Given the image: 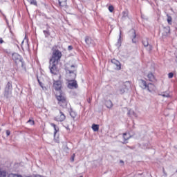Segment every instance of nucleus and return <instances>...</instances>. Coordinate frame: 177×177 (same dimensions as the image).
I'll list each match as a JSON object with an SVG mask.
<instances>
[{
  "mask_svg": "<svg viewBox=\"0 0 177 177\" xmlns=\"http://www.w3.org/2000/svg\"><path fill=\"white\" fill-rule=\"evenodd\" d=\"M65 71L66 74L71 77V80H75L77 77V66L73 64H66Z\"/></svg>",
  "mask_w": 177,
  "mask_h": 177,
  "instance_id": "obj_1",
  "label": "nucleus"
},
{
  "mask_svg": "<svg viewBox=\"0 0 177 177\" xmlns=\"http://www.w3.org/2000/svg\"><path fill=\"white\" fill-rule=\"evenodd\" d=\"M52 50L53 54L51 58L50 59V61L53 62L54 63H59L62 56V51L57 49V46H54L52 48Z\"/></svg>",
  "mask_w": 177,
  "mask_h": 177,
  "instance_id": "obj_2",
  "label": "nucleus"
},
{
  "mask_svg": "<svg viewBox=\"0 0 177 177\" xmlns=\"http://www.w3.org/2000/svg\"><path fill=\"white\" fill-rule=\"evenodd\" d=\"M56 99L58 100L59 106H61V107L63 108L67 107V98L63 92L57 93Z\"/></svg>",
  "mask_w": 177,
  "mask_h": 177,
  "instance_id": "obj_3",
  "label": "nucleus"
},
{
  "mask_svg": "<svg viewBox=\"0 0 177 177\" xmlns=\"http://www.w3.org/2000/svg\"><path fill=\"white\" fill-rule=\"evenodd\" d=\"M12 91H13V86H12V81H10L4 88V97L9 99L12 96Z\"/></svg>",
  "mask_w": 177,
  "mask_h": 177,
  "instance_id": "obj_4",
  "label": "nucleus"
},
{
  "mask_svg": "<svg viewBox=\"0 0 177 177\" xmlns=\"http://www.w3.org/2000/svg\"><path fill=\"white\" fill-rule=\"evenodd\" d=\"M12 60L15 62L16 64H21L22 68L26 70V64H24V62H23V58L21 56L17 53L12 54Z\"/></svg>",
  "mask_w": 177,
  "mask_h": 177,
  "instance_id": "obj_5",
  "label": "nucleus"
},
{
  "mask_svg": "<svg viewBox=\"0 0 177 177\" xmlns=\"http://www.w3.org/2000/svg\"><path fill=\"white\" fill-rule=\"evenodd\" d=\"M131 88V82L129 81H127L122 84L119 87V93L120 95H123V93L128 91Z\"/></svg>",
  "mask_w": 177,
  "mask_h": 177,
  "instance_id": "obj_6",
  "label": "nucleus"
},
{
  "mask_svg": "<svg viewBox=\"0 0 177 177\" xmlns=\"http://www.w3.org/2000/svg\"><path fill=\"white\" fill-rule=\"evenodd\" d=\"M57 64H59V62H54L53 61H50V73H51V74H54V75H56L57 74Z\"/></svg>",
  "mask_w": 177,
  "mask_h": 177,
  "instance_id": "obj_7",
  "label": "nucleus"
},
{
  "mask_svg": "<svg viewBox=\"0 0 177 177\" xmlns=\"http://www.w3.org/2000/svg\"><path fill=\"white\" fill-rule=\"evenodd\" d=\"M53 88L57 93H60L62 91V81L57 80L53 82Z\"/></svg>",
  "mask_w": 177,
  "mask_h": 177,
  "instance_id": "obj_8",
  "label": "nucleus"
},
{
  "mask_svg": "<svg viewBox=\"0 0 177 177\" xmlns=\"http://www.w3.org/2000/svg\"><path fill=\"white\" fill-rule=\"evenodd\" d=\"M68 88L70 89H77V88H78V84L75 79H71L68 84Z\"/></svg>",
  "mask_w": 177,
  "mask_h": 177,
  "instance_id": "obj_9",
  "label": "nucleus"
},
{
  "mask_svg": "<svg viewBox=\"0 0 177 177\" xmlns=\"http://www.w3.org/2000/svg\"><path fill=\"white\" fill-rule=\"evenodd\" d=\"M85 42L87 46H95V45H96V44L95 43V41L89 36H86L85 37Z\"/></svg>",
  "mask_w": 177,
  "mask_h": 177,
  "instance_id": "obj_10",
  "label": "nucleus"
},
{
  "mask_svg": "<svg viewBox=\"0 0 177 177\" xmlns=\"http://www.w3.org/2000/svg\"><path fill=\"white\" fill-rule=\"evenodd\" d=\"M66 120V115L62 111H59V115H57L55 118V121H58L59 122H62V121H64Z\"/></svg>",
  "mask_w": 177,
  "mask_h": 177,
  "instance_id": "obj_11",
  "label": "nucleus"
},
{
  "mask_svg": "<svg viewBox=\"0 0 177 177\" xmlns=\"http://www.w3.org/2000/svg\"><path fill=\"white\" fill-rule=\"evenodd\" d=\"M0 177H18L17 174H10L8 175V173L5 170H1L0 169Z\"/></svg>",
  "mask_w": 177,
  "mask_h": 177,
  "instance_id": "obj_12",
  "label": "nucleus"
},
{
  "mask_svg": "<svg viewBox=\"0 0 177 177\" xmlns=\"http://www.w3.org/2000/svg\"><path fill=\"white\" fill-rule=\"evenodd\" d=\"M130 37L133 44H136V31L134 29L130 30Z\"/></svg>",
  "mask_w": 177,
  "mask_h": 177,
  "instance_id": "obj_13",
  "label": "nucleus"
},
{
  "mask_svg": "<svg viewBox=\"0 0 177 177\" xmlns=\"http://www.w3.org/2000/svg\"><path fill=\"white\" fill-rule=\"evenodd\" d=\"M111 63L113 64H115V66H116L117 70H120L121 68V63H120L118 60L115 59H111Z\"/></svg>",
  "mask_w": 177,
  "mask_h": 177,
  "instance_id": "obj_14",
  "label": "nucleus"
},
{
  "mask_svg": "<svg viewBox=\"0 0 177 177\" xmlns=\"http://www.w3.org/2000/svg\"><path fill=\"white\" fill-rule=\"evenodd\" d=\"M170 31H171V28H169V26L164 27L162 35H164L165 37H167L169 34Z\"/></svg>",
  "mask_w": 177,
  "mask_h": 177,
  "instance_id": "obj_15",
  "label": "nucleus"
},
{
  "mask_svg": "<svg viewBox=\"0 0 177 177\" xmlns=\"http://www.w3.org/2000/svg\"><path fill=\"white\" fill-rule=\"evenodd\" d=\"M140 86L142 88V89H147V83L146 82L145 80H140Z\"/></svg>",
  "mask_w": 177,
  "mask_h": 177,
  "instance_id": "obj_16",
  "label": "nucleus"
},
{
  "mask_svg": "<svg viewBox=\"0 0 177 177\" xmlns=\"http://www.w3.org/2000/svg\"><path fill=\"white\" fill-rule=\"evenodd\" d=\"M147 89L149 92H153V91H154V89H156V86H154V84H153V83H149L147 86Z\"/></svg>",
  "mask_w": 177,
  "mask_h": 177,
  "instance_id": "obj_17",
  "label": "nucleus"
},
{
  "mask_svg": "<svg viewBox=\"0 0 177 177\" xmlns=\"http://www.w3.org/2000/svg\"><path fill=\"white\" fill-rule=\"evenodd\" d=\"M147 78L149 81H151V82H153V81L156 80V77H154V75H153L151 73H148Z\"/></svg>",
  "mask_w": 177,
  "mask_h": 177,
  "instance_id": "obj_18",
  "label": "nucleus"
},
{
  "mask_svg": "<svg viewBox=\"0 0 177 177\" xmlns=\"http://www.w3.org/2000/svg\"><path fill=\"white\" fill-rule=\"evenodd\" d=\"M105 106L107 107V109H111V107H113V102L111 100H106L105 102Z\"/></svg>",
  "mask_w": 177,
  "mask_h": 177,
  "instance_id": "obj_19",
  "label": "nucleus"
},
{
  "mask_svg": "<svg viewBox=\"0 0 177 177\" xmlns=\"http://www.w3.org/2000/svg\"><path fill=\"white\" fill-rule=\"evenodd\" d=\"M51 127H53V128L55 129L54 136H56V133H57V132H59V128L57 127H56V124L55 123H51Z\"/></svg>",
  "mask_w": 177,
  "mask_h": 177,
  "instance_id": "obj_20",
  "label": "nucleus"
},
{
  "mask_svg": "<svg viewBox=\"0 0 177 177\" xmlns=\"http://www.w3.org/2000/svg\"><path fill=\"white\" fill-rule=\"evenodd\" d=\"M70 115L71 117H72V118H75V117H77V113H75V111H73V109H70Z\"/></svg>",
  "mask_w": 177,
  "mask_h": 177,
  "instance_id": "obj_21",
  "label": "nucleus"
},
{
  "mask_svg": "<svg viewBox=\"0 0 177 177\" xmlns=\"http://www.w3.org/2000/svg\"><path fill=\"white\" fill-rule=\"evenodd\" d=\"M30 3V5H34V6H38V2L37 0H27Z\"/></svg>",
  "mask_w": 177,
  "mask_h": 177,
  "instance_id": "obj_22",
  "label": "nucleus"
},
{
  "mask_svg": "<svg viewBox=\"0 0 177 177\" xmlns=\"http://www.w3.org/2000/svg\"><path fill=\"white\" fill-rule=\"evenodd\" d=\"M122 20H126V19L128 17V12H127V11H123L122 12Z\"/></svg>",
  "mask_w": 177,
  "mask_h": 177,
  "instance_id": "obj_23",
  "label": "nucleus"
},
{
  "mask_svg": "<svg viewBox=\"0 0 177 177\" xmlns=\"http://www.w3.org/2000/svg\"><path fill=\"white\" fill-rule=\"evenodd\" d=\"M127 114L129 117H136V113L132 110H129Z\"/></svg>",
  "mask_w": 177,
  "mask_h": 177,
  "instance_id": "obj_24",
  "label": "nucleus"
},
{
  "mask_svg": "<svg viewBox=\"0 0 177 177\" xmlns=\"http://www.w3.org/2000/svg\"><path fill=\"white\" fill-rule=\"evenodd\" d=\"M92 129L94 132H97L99 131V124H93Z\"/></svg>",
  "mask_w": 177,
  "mask_h": 177,
  "instance_id": "obj_25",
  "label": "nucleus"
},
{
  "mask_svg": "<svg viewBox=\"0 0 177 177\" xmlns=\"http://www.w3.org/2000/svg\"><path fill=\"white\" fill-rule=\"evenodd\" d=\"M130 138H131V135H129V133H123V138L124 139V140H128L130 139Z\"/></svg>",
  "mask_w": 177,
  "mask_h": 177,
  "instance_id": "obj_26",
  "label": "nucleus"
},
{
  "mask_svg": "<svg viewBox=\"0 0 177 177\" xmlns=\"http://www.w3.org/2000/svg\"><path fill=\"white\" fill-rule=\"evenodd\" d=\"M142 44L144 45L145 47L149 46V39H144L142 40Z\"/></svg>",
  "mask_w": 177,
  "mask_h": 177,
  "instance_id": "obj_27",
  "label": "nucleus"
},
{
  "mask_svg": "<svg viewBox=\"0 0 177 177\" xmlns=\"http://www.w3.org/2000/svg\"><path fill=\"white\" fill-rule=\"evenodd\" d=\"M46 38H48L49 36H50V32H49V30H46L43 31Z\"/></svg>",
  "mask_w": 177,
  "mask_h": 177,
  "instance_id": "obj_28",
  "label": "nucleus"
},
{
  "mask_svg": "<svg viewBox=\"0 0 177 177\" xmlns=\"http://www.w3.org/2000/svg\"><path fill=\"white\" fill-rule=\"evenodd\" d=\"M160 96H162V97H169V93L167 91L162 93L161 94H159Z\"/></svg>",
  "mask_w": 177,
  "mask_h": 177,
  "instance_id": "obj_29",
  "label": "nucleus"
},
{
  "mask_svg": "<svg viewBox=\"0 0 177 177\" xmlns=\"http://www.w3.org/2000/svg\"><path fill=\"white\" fill-rule=\"evenodd\" d=\"M167 23L168 24L171 25L172 24V17H171L169 15H167Z\"/></svg>",
  "mask_w": 177,
  "mask_h": 177,
  "instance_id": "obj_30",
  "label": "nucleus"
},
{
  "mask_svg": "<svg viewBox=\"0 0 177 177\" xmlns=\"http://www.w3.org/2000/svg\"><path fill=\"white\" fill-rule=\"evenodd\" d=\"M117 46H121V30L120 31V35H119V39L118 41L116 44Z\"/></svg>",
  "mask_w": 177,
  "mask_h": 177,
  "instance_id": "obj_31",
  "label": "nucleus"
},
{
  "mask_svg": "<svg viewBox=\"0 0 177 177\" xmlns=\"http://www.w3.org/2000/svg\"><path fill=\"white\" fill-rule=\"evenodd\" d=\"M37 80L38 83L39 84L40 86L42 88L44 84L42 83V82H41V79H39V77H38V76H37Z\"/></svg>",
  "mask_w": 177,
  "mask_h": 177,
  "instance_id": "obj_32",
  "label": "nucleus"
},
{
  "mask_svg": "<svg viewBox=\"0 0 177 177\" xmlns=\"http://www.w3.org/2000/svg\"><path fill=\"white\" fill-rule=\"evenodd\" d=\"M147 50H149V52H151V50H153V46L150 44L148 45V46H147Z\"/></svg>",
  "mask_w": 177,
  "mask_h": 177,
  "instance_id": "obj_33",
  "label": "nucleus"
},
{
  "mask_svg": "<svg viewBox=\"0 0 177 177\" xmlns=\"http://www.w3.org/2000/svg\"><path fill=\"white\" fill-rule=\"evenodd\" d=\"M109 12H113L114 11V7L113 6H109Z\"/></svg>",
  "mask_w": 177,
  "mask_h": 177,
  "instance_id": "obj_34",
  "label": "nucleus"
},
{
  "mask_svg": "<svg viewBox=\"0 0 177 177\" xmlns=\"http://www.w3.org/2000/svg\"><path fill=\"white\" fill-rule=\"evenodd\" d=\"M28 124H30V125H34V124H35V122H34V120H29L28 122H27Z\"/></svg>",
  "mask_w": 177,
  "mask_h": 177,
  "instance_id": "obj_35",
  "label": "nucleus"
},
{
  "mask_svg": "<svg viewBox=\"0 0 177 177\" xmlns=\"http://www.w3.org/2000/svg\"><path fill=\"white\" fill-rule=\"evenodd\" d=\"M168 77H169V78H173L174 77V73H169L168 74Z\"/></svg>",
  "mask_w": 177,
  "mask_h": 177,
  "instance_id": "obj_36",
  "label": "nucleus"
},
{
  "mask_svg": "<svg viewBox=\"0 0 177 177\" xmlns=\"http://www.w3.org/2000/svg\"><path fill=\"white\" fill-rule=\"evenodd\" d=\"M74 157H75V153L73 154V156H71V161L72 162H73V161H74Z\"/></svg>",
  "mask_w": 177,
  "mask_h": 177,
  "instance_id": "obj_37",
  "label": "nucleus"
},
{
  "mask_svg": "<svg viewBox=\"0 0 177 177\" xmlns=\"http://www.w3.org/2000/svg\"><path fill=\"white\" fill-rule=\"evenodd\" d=\"M6 135H7V136H10V131H9V130H6Z\"/></svg>",
  "mask_w": 177,
  "mask_h": 177,
  "instance_id": "obj_38",
  "label": "nucleus"
},
{
  "mask_svg": "<svg viewBox=\"0 0 177 177\" xmlns=\"http://www.w3.org/2000/svg\"><path fill=\"white\" fill-rule=\"evenodd\" d=\"M68 50H73V46H68Z\"/></svg>",
  "mask_w": 177,
  "mask_h": 177,
  "instance_id": "obj_39",
  "label": "nucleus"
},
{
  "mask_svg": "<svg viewBox=\"0 0 177 177\" xmlns=\"http://www.w3.org/2000/svg\"><path fill=\"white\" fill-rule=\"evenodd\" d=\"M3 39H2V38H0V44H3Z\"/></svg>",
  "mask_w": 177,
  "mask_h": 177,
  "instance_id": "obj_40",
  "label": "nucleus"
},
{
  "mask_svg": "<svg viewBox=\"0 0 177 177\" xmlns=\"http://www.w3.org/2000/svg\"><path fill=\"white\" fill-rule=\"evenodd\" d=\"M120 162L122 164H124V161L123 160H120Z\"/></svg>",
  "mask_w": 177,
  "mask_h": 177,
  "instance_id": "obj_41",
  "label": "nucleus"
},
{
  "mask_svg": "<svg viewBox=\"0 0 177 177\" xmlns=\"http://www.w3.org/2000/svg\"><path fill=\"white\" fill-rule=\"evenodd\" d=\"M59 5H62V1H59Z\"/></svg>",
  "mask_w": 177,
  "mask_h": 177,
  "instance_id": "obj_42",
  "label": "nucleus"
},
{
  "mask_svg": "<svg viewBox=\"0 0 177 177\" xmlns=\"http://www.w3.org/2000/svg\"><path fill=\"white\" fill-rule=\"evenodd\" d=\"M66 150H68V147H66Z\"/></svg>",
  "mask_w": 177,
  "mask_h": 177,
  "instance_id": "obj_43",
  "label": "nucleus"
},
{
  "mask_svg": "<svg viewBox=\"0 0 177 177\" xmlns=\"http://www.w3.org/2000/svg\"><path fill=\"white\" fill-rule=\"evenodd\" d=\"M80 177H82V176H80Z\"/></svg>",
  "mask_w": 177,
  "mask_h": 177,
  "instance_id": "obj_44",
  "label": "nucleus"
}]
</instances>
